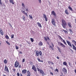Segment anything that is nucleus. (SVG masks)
<instances>
[{"label":"nucleus","instance_id":"nucleus-1","mask_svg":"<svg viewBox=\"0 0 76 76\" xmlns=\"http://www.w3.org/2000/svg\"><path fill=\"white\" fill-rule=\"evenodd\" d=\"M61 25L64 28H65L66 25H67V23L64 20H62Z\"/></svg>","mask_w":76,"mask_h":76},{"label":"nucleus","instance_id":"nucleus-2","mask_svg":"<svg viewBox=\"0 0 76 76\" xmlns=\"http://www.w3.org/2000/svg\"><path fill=\"white\" fill-rule=\"evenodd\" d=\"M39 54L40 56H42V52L41 51H40L39 52L38 51H36V56H39Z\"/></svg>","mask_w":76,"mask_h":76},{"label":"nucleus","instance_id":"nucleus-3","mask_svg":"<svg viewBox=\"0 0 76 76\" xmlns=\"http://www.w3.org/2000/svg\"><path fill=\"white\" fill-rule=\"evenodd\" d=\"M58 37H59V38L60 39L61 41L62 42H62H64V44H65L66 45H67V43H66V42L63 39V38H61V36L58 35Z\"/></svg>","mask_w":76,"mask_h":76},{"label":"nucleus","instance_id":"nucleus-4","mask_svg":"<svg viewBox=\"0 0 76 76\" xmlns=\"http://www.w3.org/2000/svg\"><path fill=\"white\" fill-rule=\"evenodd\" d=\"M58 44L59 45L61 46L63 48H65L66 47V46L64 45V44H63L61 42H58Z\"/></svg>","mask_w":76,"mask_h":76},{"label":"nucleus","instance_id":"nucleus-5","mask_svg":"<svg viewBox=\"0 0 76 76\" xmlns=\"http://www.w3.org/2000/svg\"><path fill=\"white\" fill-rule=\"evenodd\" d=\"M19 62L17 61H16L14 64L15 67L17 68L18 66H19Z\"/></svg>","mask_w":76,"mask_h":76},{"label":"nucleus","instance_id":"nucleus-6","mask_svg":"<svg viewBox=\"0 0 76 76\" xmlns=\"http://www.w3.org/2000/svg\"><path fill=\"white\" fill-rule=\"evenodd\" d=\"M4 71L7 72L8 73L9 72V69L8 68V67L7 65L5 66V68L4 69Z\"/></svg>","mask_w":76,"mask_h":76},{"label":"nucleus","instance_id":"nucleus-7","mask_svg":"<svg viewBox=\"0 0 76 76\" xmlns=\"http://www.w3.org/2000/svg\"><path fill=\"white\" fill-rule=\"evenodd\" d=\"M62 70L63 72H64V74H66L67 72V69L65 68H63V69H62Z\"/></svg>","mask_w":76,"mask_h":76},{"label":"nucleus","instance_id":"nucleus-8","mask_svg":"<svg viewBox=\"0 0 76 76\" xmlns=\"http://www.w3.org/2000/svg\"><path fill=\"white\" fill-rule=\"evenodd\" d=\"M66 43H67L68 45L70 47L72 48V44L70 42H69V41L66 40Z\"/></svg>","mask_w":76,"mask_h":76},{"label":"nucleus","instance_id":"nucleus-9","mask_svg":"<svg viewBox=\"0 0 76 76\" xmlns=\"http://www.w3.org/2000/svg\"><path fill=\"white\" fill-rule=\"evenodd\" d=\"M32 69L33 70H34V72H37V69H36V67H35V66L34 65H32Z\"/></svg>","mask_w":76,"mask_h":76},{"label":"nucleus","instance_id":"nucleus-10","mask_svg":"<svg viewBox=\"0 0 76 76\" xmlns=\"http://www.w3.org/2000/svg\"><path fill=\"white\" fill-rule=\"evenodd\" d=\"M51 22L53 25H54V26H56V23L55 22V19H53L52 20Z\"/></svg>","mask_w":76,"mask_h":76},{"label":"nucleus","instance_id":"nucleus-11","mask_svg":"<svg viewBox=\"0 0 76 76\" xmlns=\"http://www.w3.org/2000/svg\"><path fill=\"white\" fill-rule=\"evenodd\" d=\"M68 25L69 28H72V24L71 22H68Z\"/></svg>","mask_w":76,"mask_h":76},{"label":"nucleus","instance_id":"nucleus-12","mask_svg":"<svg viewBox=\"0 0 76 76\" xmlns=\"http://www.w3.org/2000/svg\"><path fill=\"white\" fill-rule=\"evenodd\" d=\"M44 40H45V41H47V40H48V41H50V38H49V37H47V38H46V37H44Z\"/></svg>","mask_w":76,"mask_h":76},{"label":"nucleus","instance_id":"nucleus-13","mask_svg":"<svg viewBox=\"0 0 76 76\" xmlns=\"http://www.w3.org/2000/svg\"><path fill=\"white\" fill-rule=\"evenodd\" d=\"M27 72V70H26V69H23L22 71V73L23 75H25L26 73Z\"/></svg>","mask_w":76,"mask_h":76},{"label":"nucleus","instance_id":"nucleus-14","mask_svg":"<svg viewBox=\"0 0 76 76\" xmlns=\"http://www.w3.org/2000/svg\"><path fill=\"white\" fill-rule=\"evenodd\" d=\"M21 12L22 13H23V14H24V15H26V16H28V14L25 12V11H23L22 10H21Z\"/></svg>","mask_w":76,"mask_h":76},{"label":"nucleus","instance_id":"nucleus-15","mask_svg":"<svg viewBox=\"0 0 76 76\" xmlns=\"http://www.w3.org/2000/svg\"><path fill=\"white\" fill-rule=\"evenodd\" d=\"M0 34L2 35V36L4 35V32L2 30V29H1L0 28Z\"/></svg>","mask_w":76,"mask_h":76},{"label":"nucleus","instance_id":"nucleus-16","mask_svg":"<svg viewBox=\"0 0 76 76\" xmlns=\"http://www.w3.org/2000/svg\"><path fill=\"white\" fill-rule=\"evenodd\" d=\"M43 16L44 17V18H45V20L46 22H47L48 20V19H47V16L45 15L44 14H43Z\"/></svg>","mask_w":76,"mask_h":76},{"label":"nucleus","instance_id":"nucleus-17","mask_svg":"<svg viewBox=\"0 0 76 76\" xmlns=\"http://www.w3.org/2000/svg\"><path fill=\"white\" fill-rule=\"evenodd\" d=\"M51 14L52 15H54L55 17H56V14L55 13V12L54 11H52Z\"/></svg>","mask_w":76,"mask_h":76},{"label":"nucleus","instance_id":"nucleus-18","mask_svg":"<svg viewBox=\"0 0 76 76\" xmlns=\"http://www.w3.org/2000/svg\"><path fill=\"white\" fill-rule=\"evenodd\" d=\"M40 73H41L42 75H45V73H44V72L43 70L42 69H40Z\"/></svg>","mask_w":76,"mask_h":76},{"label":"nucleus","instance_id":"nucleus-19","mask_svg":"<svg viewBox=\"0 0 76 76\" xmlns=\"http://www.w3.org/2000/svg\"><path fill=\"white\" fill-rule=\"evenodd\" d=\"M72 46L73 50H74L75 51H76V47L74 45V44H72Z\"/></svg>","mask_w":76,"mask_h":76},{"label":"nucleus","instance_id":"nucleus-20","mask_svg":"<svg viewBox=\"0 0 76 76\" xmlns=\"http://www.w3.org/2000/svg\"><path fill=\"white\" fill-rule=\"evenodd\" d=\"M72 42L73 44H74L76 46V41L75 40H72Z\"/></svg>","mask_w":76,"mask_h":76},{"label":"nucleus","instance_id":"nucleus-21","mask_svg":"<svg viewBox=\"0 0 76 76\" xmlns=\"http://www.w3.org/2000/svg\"><path fill=\"white\" fill-rule=\"evenodd\" d=\"M27 76H31V73L29 70L27 71Z\"/></svg>","mask_w":76,"mask_h":76},{"label":"nucleus","instance_id":"nucleus-22","mask_svg":"<svg viewBox=\"0 0 76 76\" xmlns=\"http://www.w3.org/2000/svg\"><path fill=\"white\" fill-rule=\"evenodd\" d=\"M65 13L66 15H69V12H68L67 10H66L65 11Z\"/></svg>","mask_w":76,"mask_h":76},{"label":"nucleus","instance_id":"nucleus-23","mask_svg":"<svg viewBox=\"0 0 76 76\" xmlns=\"http://www.w3.org/2000/svg\"><path fill=\"white\" fill-rule=\"evenodd\" d=\"M37 59L38 60V61H39V62H42V63H43V62H44L43 60H40V59H39V58H38Z\"/></svg>","mask_w":76,"mask_h":76},{"label":"nucleus","instance_id":"nucleus-24","mask_svg":"<svg viewBox=\"0 0 76 76\" xmlns=\"http://www.w3.org/2000/svg\"><path fill=\"white\" fill-rule=\"evenodd\" d=\"M37 24H38V25L39 27H40V28H42V26H41V24L39 23V22L37 23Z\"/></svg>","mask_w":76,"mask_h":76},{"label":"nucleus","instance_id":"nucleus-25","mask_svg":"<svg viewBox=\"0 0 76 76\" xmlns=\"http://www.w3.org/2000/svg\"><path fill=\"white\" fill-rule=\"evenodd\" d=\"M48 64H54V63L53 62H51V61H48Z\"/></svg>","mask_w":76,"mask_h":76},{"label":"nucleus","instance_id":"nucleus-26","mask_svg":"<svg viewBox=\"0 0 76 76\" xmlns=\"http://www.w3.org/2000/svg\"><path fill=\"white\" fill-rule=\"evenodd\" d=\"M39 46H42L43 45V43L42 42H40L39 43Z\"/></svg>","mask_w":76,"mask_h":76},{"label":"nucleus","instance_id":"nucleus-27","mask_svg":"<svg viewBox=\"0 0 76 76\" xmlns=\"http://www.w3.org/2000/svg\"><path fill=\"white\" fill-rule=\"evenodd\" d=\"M68 9H69V10H71V12H73V9H72V7H70V6H69L68 7Z\"/></svg>","mask_w":76,"mask_h":76},{"label":"nucleus","instance_id":"nucleus-28","mask_svg":"<svg viewBox=\"0 0 76 76\" xmlns=\"http://www.w3.org/2000/svg\"><path fill=\"white\" fill-rule=\"evenodd\" d=\"M9 0L11 3H12V4H15V3L13 2V0Z\"/></svg>","mask_w":76,"mask_h":76},{"label":"nucleus","instance_id":"nucleus-29","mask_svg":"<svg viewBox=\"0 0 76 76\" xmlns=\"http://www.w3.org/2000/svg\"><path fill=\"white\" fill-rule=\"evenodd\" d=\"M69 31L70 32L71 34H73V31L71 28H69Z\"/></svg>","mask_w":76,"mask_h":76},{"label":"nucleus","instance_id":"nucleus-30","mask_svg":"<svg viewBox=\"0 0 76 76\" xmlns=\"http://www.w3.org/2000/svg\"><path fill=\"white\" fill-rule=\"evenodd\" d=\"M62 30L63 31H64V32H65V34H68V32H67V31H66V30H65L63 29H62Z\"/></svg>","mask_w":76,"mask_h":76},{"label":"nucleus","instance_id":"nucleus-31","mask_svg":"<svg viewBox=\"0 0 76 76\" xmlns=\"http://www.w3.org/2000/svg\"><path fill=\"white\" fill-rule=\"evenodd\" d=\"M30 40L31 42H33L34 41V39L32 38H30Z\"/></svg>","mask_w":76,"mask_h":76},{"label":"nucleus","instance_id":"nucleus-32","mask_svg":"<svg viewBox=\"0 0 76 76\" xmlns=\"http://www.w3.org/2000/svg\"><path fill=\"white\" fill-rule=\"evenodd\" d=\"M49 48H51L52 49V50L54 51V48H53V47H52V46H51V45H50L49 46Z\"/></svg>","mask_w":76,"mask_h":76},{"label":"nucleus","instance_id":"nucleus-33","mask_svg":"<svg viewBox=\"0 0 76 76\" xmlns=\"http://www.w3.org/2000/svg\"><path fill=\"white\" fill-rule=\"evenodd\" d=\"M29 19H33V18L32 17V16H31L30 15H29Z\"/></svg>","mask_w":76,"mask_h":76},{"label":"nucleus","instance_id":"nucleus-34","mask_svg":"<svg viewBox=\"0 0 76 76\" xmlns=\"http://www.w3.org/2000/svg\"><path fill=\"white\" fill-rule=\"evenodd\" d=\"M63 64L64 65L66 66L67 65V62H66V61H64L63 63Z\"/></svg>","mask_w":76,"mask_h":76},{"label":"nucleus","instance_id":"nucleus-35","mask_svg":"<svg viewBox=\"0 0 76 76\" xmlns=\"http://www.w3.org/2000/svg\"><path fill=\"white\" fill-rule=\"evenodd\" d=\"M5 38H6V39H9V37L7 35L5 36Z\"/></svg>","mask_w":76,"mask_h":76},{"label":"nucleus","instance_id":"nucleus-36","mask_svg":"<svg viewBox=\"0 0 76 76\" xmlns=\"http://www.w3.org/2000/svg\"><path fill=\"white\" fill-rule=\"evenodd\" d=\"M4 64H6L7 63V60L6 59L4 60Z\"/></svg>","mask_w":76,"mask_h":76},{"label":"nucleus","instance_id":"nucleus-37","mask_svg":"<svg viewBox=\"0 0 76 76\" xmlns=\"http://www.w3.org/2000/svg\"><path fill=\"white\" fill-rule=\"evenodd\" d=\"M58 50L60 52V53H61V50H60V49L59 48V47H57Z\"/></svg>","mask_w":76,"mask_h":76},{"label":"nucleus","instance_id":"nucleus-38","mask_svg":"<svg viewBox=\"0 0 76 76\" xmlns=\"http://www.w3.org/2000/svg\"><path fill=\"white\" fill-rule=\"evenodd\" d=\"M58 50L60 52V53H61V50H60V49L59 48V47H57Z\"/></svg>","mask_w":76,"mask_h":76},{"label":"nucleus","instance_id":"nucleus-39","mask_svg":"<svg viewBox=\"0 0 76 76\" xmlns=\"http://www.w3.org/2000/svg\"><path fill=\"white\" fill-rule=\"evenodd\" d=\"M58 50L60 52V53H61V50H60V49L59 48V47H57Z\"/></svg>","mask_w":76,"mask_h":76},{"label":"nucleus","instance_id":"nucleus-40","mask_svg":"<svg viewBox=\"0 0 76 76\" xmlns=\"http://www.w3.org/2000/svg\"><path fill=\"white\" fill-rule=\"evenodd\" d=\"M58 50L60 52V53H61V50H60V49L59 48V47H57Z\"/></svg>","mask_w":76,"mask_h":76},{"label":"nucleus","instance_id":"nucleus-41","mask_svg":"<svg viewBox=\"0 0 76 76\" xmlns=\"http://www.w3.org/2000/svg\"><path fill=\"white\" fill-rule=\"evenodd\" d=\"M30 64H29V65H32L33 64H34L33 63V62H29Z\"/></svg>","mask_w":76,"mask_h":76},{"label":"nucleus","instance_id":"nucleus-42","mask_svg":"<svg viewBox=\"0 0 76 76\" xmlns=\"http://www.w3.org/2000/svg\"><path fill=\"white\" fill-rule=\"evenodd\" d=\"M6 43H7L9 45H10V43H9V42L8 41H6Z\"/></svg>","mask_w":76,"mask_h":76},{"label":"nucleus","instance_id":"nucleus-43","mask_svg":"<svg viewBox=\"0 0 76 76\" xmlns=\"http://www.w3.org/2000/svg\"><path fill=\"white\" fill-rule=\"evenodd\" d=\"M11 38L13 39L14 38V34H12L11 35Z\"/></svg>","mask_w":76,"mask_h":76},{"label":"nucleus","instance_id":"nucleus-44","mask_svg":"<svg viewBox=\"0 0 76 76\" xmlns=\"http://www.w3.org/2000/svg\"><path fill=\"white\" fill-rule=\"evenodd\" d=\"M23 18V19L24 20V21H25V17L24 16H23L22 17Z\"/></svg>","mask_w":76,"mask_h":76},{"label":"nucleus","instance_id":"nucleus-45","mask_svg":"<svg viewBox=\"0 0 76 76\" xmlns=\"http://www.w3.org/2000/svg\"><path fill=\"white\" fill-rule=\"evenodd\" d=\"M26 11L27 12H29V10L28 9V8L26 9Z\"/></svg>","mask_w":76,"mask_h":76},{"label":"nucleus","instance_id":"nucleus-46","mask_svg":"<svg viewBox=\"0 0 76 76\" xmlns=\"http://www.w3.org/2000/svg\"><path fill=\"white\" fill-rule=\"evenodd\" d=\"M37 69L38 72H40V70H41V69H39L38 68H37Z\"/></svg>","mask_w":76,"mask_h":76},{"label":"nucleus","instance_id":"nucleus-47","mask_svg":"<svg viewBox=\"0 0 76 76\" xmlns=\"http://www.w3.org/2000/svg\"><path fill=\"white\" fill-rule=\"evenodd\" d=\"M15 47L16 50H18V49H19V47H18V46H16Z\"/></svg>","mask_w":76,"mask_h":76},{"label":"nucleus","instance_id":"nucleus-48","mask_svg":"<svg viewBox=\"0 0 76 76\" xmlns=\"http://www.w3.org/2000/svg\"><path fill=\"white\" fill-rule=\"evenodd\" d=\"M25 59H23V60L22 61V62L23 63V62H25Z\"/></svg>","mask_w":76,"mask_h":76},{"label":"nucleus","instance_id":"nucleus-49","mask_svg":"<svg viewBox=\"0 0 76 76\" xmlns=\"http://www.w3.org/2000/svg\"><path fill=\"white\" fill-rule=\"evenodd\" d=\"M69 66H70V67L72 66V65L71 64H70V63L69 62Z\"/></svg>","mask_w":76,"mask_h":76},{"label":"nucleus","instance_id":"nucleus-50","mask_svg":"<svg viewBox=\"0 0 76 76\" xmlns=\"http://www.w3.org/2000/svg\"><path fill=\"white\" fill-rule=\"evenodd\" d=\"M0 4L1 5H2V3L1 2V0H0Z\"/></svg>","mask_w":76,"mask_h":76},{"label":"nucleus","instance_id":"nucleus-51","mask_svg":"<svg viewBox=\"0 0 76 76\" xmlns=\"http://www.w3.org/2000/svg\"><path fill=\"white\" fill-rule=\"evenodd\" d=\"M50 75H53V72H50Z\"/></svg>","mask_w":76,"mask_h":76},{"label":"nucleus","instance_id":"nucleus-52","mask_svg":"<svg viewBox=\"0 0 76 76\" xmlns=\"http://www.w3.org/2000/svg\"><path fill=\"white\" fill-rule=\"evenodd\" d=\"M51 44L52 47H54V44H53V43H52Z\"/></svg>","mask_w":76,"mask_h":76},{"label":"nucleus","instance_id":"nucleus-53","mask_svg":"<svg viewBox=\"0 0 76 76\" xmlns=\"http://www.w3.org/2000/svg\"><path fill=\"white\" fill-rule=\"evenodd\" d=\"M25 6V5H24V4L23 3H22V6H23V7H24V6Z\"/></svg>","mask_w":76,"mask_h":76},{"label":"nucleus","instance_id":"nucleus-54","mask_svg":"<svg viewBox=\"0 0 76 76\" xmlns=\"http://www.w3.org/2000/svg\"><path fill=\"white\" fill-rule=\"evenodd\" d=\"M56 58L57 59H60V57L58 56H57Z\"/></svg>","mask_w":76,"mask_h":76},{"label":"nucleus","instance_id":"nucleus-55","mask_svg":"<svg viewBox=\"0 0 76 76\" xmlns=\"http://www.w3.org/2000/svg\"><path fill=\"white\" fill-rule=\"evenodd\" d=\"M55 71H57V72H58V69H56L55 70Z\"/></svg>","mask_w":76,"mask_h":76},{"label":"nucleus","instance_id":"nucleus-56","mask_svg":"<svg viewBox=\"0 0 76 76\" xmlns=\"http://www.w3.org/2000/svg\"><path fill=\"white\" fill-rule=\"evenodd\" d=\"M19 68H21V65H20L18 66Z\"/></svg>","mask_w":76,"mask_h":76},{"label":"nucleus","instance_id":"nucleus-57","mask_svg":"<svg viewBox=\"0 0 76 76\" xmlns=\"http://www.w3.org/2000/svg\"><path fill=\"white\" fill-rule=\"evenodd\" d=\"M13 70L14 72H15V71H16V69H13Z\"/></svg>","mask_w":76,"mask_h":76},{"label":"nucleus","instance_id":"nucleus-58","mask_svg":"<svg viewBox=\"0 0 76 76\" xmlns=\"http://www.w3.org/2000/svg\"><path fill=\"white\" fill-rule=\"evenodd\" d=\"M40 3H41V0H38Z\"/></svg>","mask_w":76,"mask_h":76},{"label":"nucleus","instance_id":"nucleus-59","mask_svg":"<svg viewBox=\"0 0 76 76\" xmlns=\"http://www.w3.org/2000/svg\"><path fill=\"white\" fill-rule=\"evenodd\" d=\"M70 50H71V52L72 53H73V52H74L73 50H72L71 49H70Z\"/></svg>","mask_w":76,"mask_h":76},{"label":"nucleus","instance_id":"nucleus-60","mask_svg":"<svg viewBox=\"0 0 76 76\" xmlns=\"http://www.w3.org/2000/svg\"><path fill=\"white\" fill-rule=\"evenodd\" d=\"M27 42V43H28V44H30V42Z\"/></svg>","mask_w":76,"mask_h":76},{"label":"nucleus","instance_id":"nucleus-61","mask_svg":"<svg viewBox=\"0 0 76 76\" xmlns=\"http://www.w3.org/2000/svg\"><path fill=\"white\" fill-rule=\"evenodd\" d=\"M20 54H22V52L21 51H20Z\"/></svg>","mask_w":76,"mask_h":76},{"label":"nucleus","instance_id":"nucleus-62","mask_svg":"<svg viewBox=\"0 0 76 76\" xmlns=\"http://www.w3.org/2000/svg\"><path fill=\"white\" fill-rule=\"evenodd\" d=\"M68 38L69 39H71V38L70 37H68Z\"/></svg>","mask_w":76,"mask_h":76},{"label":"nucleus","instance_id":"nucleus-63","mask_svg":"<svg viewBox=\"0 0 76 76\" xmlns=\"http://www.w3.org/2000/svg\"><path fill=\"white\" fill-rule=\"evenodd\" d=\"M74 72L75 73H76V69H75L74 70Z\"/></svg>","mask_w":76,"mask_h":76},{"label":"nucleus","instance_id":"nucleus-64","mask_svg":"<svg viewBox=\"0 0 76 76\" xmlns=\"http://www.w3.org/2000/svg\"><path fill=\"white\" fill-rule=\"evenodd\" d=\"M63 73H62V75H60V76H63Z\"/></svg>","mask_w":76,"mask_h":76}]
</instances>
